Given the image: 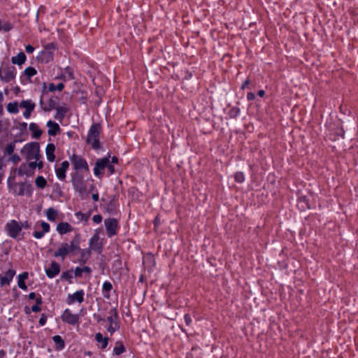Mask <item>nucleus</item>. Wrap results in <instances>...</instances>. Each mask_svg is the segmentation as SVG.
I'll use <instances>...</instances> for the list:
<instances>
[{
	"label": "nucleus",
	"instance_id": "34",
	"mask_svg": "<svg viewBox=\"0 0 358 358\" xmlns=\"http://www.w3.org/2000/svg\"><path fill=\"white\" fill-rule=\"evenodd\" d=\"M24 73L28 79H30L32 76L37 73V71L34 67L29 66L24 69Z\"/></svg>",
	"mask_w": 358,
	"mask_h": 358
},
{
	"label": "nucleus",
	"instance_id": "64",
	"mask_svg": "<svg viewBox=\"0 0 358 358\" xmlns=\"http://www.w3.org/2000/svg\"><path fill=\"white\" fill-rule=\"evenodd\" d=\"M6 355V352L3 350H0V358H4Z\"/></svg>",
	"mask_w": 358,
	"mask_h": 358
},
{
	"label": "nucleus",
	"instance_id": "45",
	"mask_svg": "<svg viewBox=\"0 0 358 358\" xmlns=\"http://www.w3.org/2000/svg\"><path fill=\"white\" fill-rule=\"evenodd\" d=\"M47 94V91H46V85L45 83H43V90L42 91V94L41 96V99H40V106L41 107L43 108V107H45V106L44 105V103H43V97L44 96Z\"/></svg>",
	"mask_w": 358,
	"mask_h": 358
},
{
	"label": "nucleus",
	"instance_id": "38",
	"mask_svg": "<svg viewBox=\"0 0 358 358\" xmlns=\"http://www.w3.org/2000/svg\"><path fill=\"white\" fill-rule=\"evenodd\" d=\"M72 270L64 271L61 275L62 280H69L71 283V279L73 278Z\"/></svg>",
	"mask_w": 358,
	"mask_h": 358
},
{
	"label": "nucleus",
	"instance_id": "56",
	"mask_svg": "<svg viewBox=\"0 0 358 358\" xmlns=\"http://www.w3.org/2000/svg\"><path fill=\"white\" fill-rule=\"evenodd\" d=\"M41 308L39 306L35 304L31 307V310L34 313H38L41 311Z\"/></svg>",
	"mask_w": 358,
	"mask_h": 358
},
{
	"label": "nucleus",
	"instance_id": "39",
	"mask_svg": "<svg viewBox=\"0 0 358 358\" xmlns=\"http://www.w3.org/2000/svg\"><path fill=\"white\" fill-rule=\"evenodd\" d=\"M14 150H15V143H10L5 148L4 152H5V154L10 155L13 154Z\"/></svg>",
	"mask_w": 358,
	"mask_h": 358
},
{
	"label": "nucleus",
	"instance_id": "44",
	"mask_svg": "<svg viewBox=\"0 0 358 358\" xmlns=\"http://www.w3.org/2000/svg\"><path fill=\"white\" fill-rule=\"evenodd\" d=\"M239 113V109L238 108L234 107L231 108L229 111V115L231 117H236Z\"/></svg>",
	"mask_w": 358,
	"mask_h": 358
},
{
	"label": "nucleus",
	"instance_id": "47",
	"mask_svg": "<svg viewBox=\"0 0 358 358\" xmlns=\"http://www.w3.org/2000/svg\"><path fill=\"white\" fill-rule=\"evenodd\" d=\"M13 29V25L9 22H5L4 24H1V30H3L5 31H9Z\"/></svg>",
	"mask_w": 358,
	"mask_h": 358
},
{
	"label": "nucleus",
	"instance_id": "43",
	"mask_svg": "<svg viewBox=\"0 0 358 358\" xmlns=\"http://www.w3.org/2000/svg\"><path fill=\"white\" fill-rule=\"evenodd\" d=\"M119 324H115V325H109L107 328V331L110 334V335H113L115 331L119 329Z\"/></svg>",
	"mask_w": 358,
	"mask_h": 358
},
{
	"label": "nucleus",
	"instance_id": "1",
	"mask_svg": "<svg viewBox=\"0 0 358 358\" xmlns=\"http://www.w3.org/2000/svg\"><path fill=\"white\" fill-rule=\"evenodd\" d=\"M80 235L76 234L69 243H62L54 252L55 257H61L64 260L67 256L74 257L80 250Z\"/></svg>",
	"mask_w": 358,
	"mask_h": 358
},
{
	"label": "nucleus",
	"instance_id": "18",
	"mask_svg": "<svg viewBox=\"0 0 358 358\" xmlns=\"http://www.w3.org/2000/svg\"><path fill=\"white\" fill-rule=\"evenodd\" d=\"M47 127H48V134L51 136H56L60 131L59 125L52 120L47 122Z\"/></svg>",
	"mask_w": 358,
	"mask_h": 358
},
{
	"label": "nucleus",
	"instance_id": "25",
	"mask_svg": "<svg viewBox=\"0 0 358 358\" xmlns=\"http://www.w3.org/2000/svg\"><path fill=\"white\" fill-rule=\"evenodd\" d=\"M26 58L25 54L20 52L16 56L13 57L11 61L13 64L21 65L25 62Z\"/></svg>",
	"mask_w": 358,
	"mask_h": 358
},
{
	"label": "nucleus",
	"instance_id": "17",
	"mask_svg": "<svg viewBox=\"0 0 358 358\" xmlns=\"http://www.w3.org/2000/svg\"><path fill=\"white\" fill-rule=\"evenodd\" d=\"M78 252H80V256L78 259L77 262L80 264H86L91 256L90 249H81L80 248V250H78Z\"/></svg>",
	"mask_w": 358,
	"mask_h": 358
},
{
	"label": "nucleus",
	"instance_id": "52",
	"mask_svg": "<svg viewBox=\"0 0 358 358\" xmlns=\"http://www.w3.org/2000/svg\"><path fill=\"white\" fill-rule=\"evenodd\" d=\"M46 321H47V317L44 314H43L38 321L40 325H41V326L45 325L46 323Z\"/></svg>",
	"mask_w": 358,
	"mask_h": 358
},
{
	"label": "nucleus",
	"instance_id": "26",
	"mask_svg": "<svg viewBox=\"0 0 358 358\" xmlns=\"http://www.w3.org/2000/svg\"><path fill=\"white\" fill-rule=\"evenodd\" d=\"M17 278H18V280H17L18 287L23 290H26L27 289V287L24 282V280L28 278V273L24 272V273L20 274L18 275Z\"/></svg>",
	"mask_w": 358,
	"mask_h": 358
},
{
	"label": "nucleus",
	"instance_id": "22",
	"mask_svg": "<svg viewBox=\"0 0 358 358\" xmlns=\"http://www.w3.org/2000/svg\"><path fill=\"white\" fill-rule=\"evenodd\" d=\"M109 315L107 317V321L109 323V325H115V324H118L117 318L118 313L116 308H112L108 312Z\"/></svg>",
	"mask_w": 358,
	"mask_h": 358
},
{
	"label": "nucleus",
	"instance_id": "2",
	"mask_svg": "<svg viewBox=\"0 0 358 358\" xmlns=\"http://www.w3.org/2000/svg\"><path fill=\"white\" fill-rule=\"evenodd\" d=\"M71 182L73 189L78 193L79 196L83 198L88 194L86 182L81 173L78 172L73 173Z\"/></svg>",
	"mask_w": 358,
	"mask_h": 358
},
{
	"label": "nucleus",
	"instance_id": "30",
	"mask_svg": "<svg viewBox=\"0 0 358 358\" xmlns=\"http://www.w3.org/2000/svg\"><path fill=\"white\" fill-rule=\"evenodd\" d=\"M55 109L57 110V114L55 118L60 120H63L66 115V113L68 111L67 108L64 106H57Z\"/></svg>",
	"mask_w": 358,
	"mask_h": 358
},
{
	"label": "nucleus",
	"instance_id": "15",
	"mask_svg": "<svg viewBox=\"0 0 358 358\" xmlns=\"http://www.w3.org/2000/svg\"><path fill=\"white\" fill-rule=\"evenodd\" d=\"M69 167L68 161L62 162L60 167L55 169L56 176L60 180H64L66 178V173Z\"/></svg>",
	"mask_w": 358,
	"mask_h": 358
},
{
	"label": "nucleus",
	"instance_id": "8",
	"mask_svg": "<svg viewBox=\"0 0 358 358\" xmlns=\"http://www.w3.org/2000/svg\"><path fill=\"white\" fill-rule=\"evenodd\" d=\"M15 76L16 69L14 66H10L4 69H0V79L5 83L13 80Z\"/></svg>",
	"mask_w": 358,
	"mask_h": 358
},
{
	"label": "nucleus",
	"instance_id": "6",
	"mask_svg": "<svg viewBox=\"0 0 358 358\" xmlns=\"http://www.w3.org/2000/svg\"><path fill=\"white\" fill-rule=\"evenodd\" d=\"M106 233L108 237H112L117 234L119 228L117 220L115 218H108L104 220Z\"/></svg>",
	"mask_w": 358,
	"mask_h": 358
},
{
	"label": "nucleus",
	"instance_id": "61",
	"mask_svg": "<svg viewBox=\"0 0 358 358\" xmlns=\"http://www.w3.org/2000/svg\"><path fill=\"white\" fill-rule=\"evenodd\" d=\"M20 226H22V228H25V229H29L30 228V224L27 221L24 222V223H22L20 224Z\"/></svg>",
	"mask_w": 358,
	"mask_h": 358
},
{
	"label": "nucleus",
	"instance_id": "54",
	"mask_svg": "<svg viewBox=\"0 0 358 358\" xmlns=\"http://www.w3.org/2000/svg\"><path fill=\"white\" fill-rule=\"evenodd\" d=\"M10 159L13 163L17 164L20 161L21 159L17 155H14L11 157Z\"/></svg>",
	"mask_w": 358,
	"mask_h": 358
},
{
	"label": "nucleus",
	"instance_id": "3",
	"mask_svg": "<svg viewBox=\"0 0 358 358\" xmlns=\"http://www.w3.org/2000/svg\"><path fill=\"white\" fill-rule=\"evenodd\" d=\"M21 152L27 160L35 159L38 161L41 157L40 146L36 142L26 144L22 149Z\"/></svg>",
	"mask_w": 358,
	"mask_h": 358
},
{
	"label": "nucleus",
	"instance_id": "20",
	"mask_svg": "<svg viewBox=\"0 0 358 358\" xmlns=\"http://www.w3.org/2000/svg\"><path fill=\"white\" fill-rule=\"evenodd\" d=\"M73 230V227L68 222H60L57 226V231L61 235L65 234L68 232H71Z\"/></svg>",
	"mask_w": 358,
	"mask_h": 358
},
{
	"label": "nucleus",
	"instance_id": "60",
	"mask_svg": "<svg viewBox=\"0 0 358 358\" xmlns=\"http://www.w3.org/2000/svg\"><path fill=\"white\" fill-rule=\"evenodd\" d=\"M43 303V301H42V298L41 296H39L38 297L36 298V304L39 306L41 305Z\"/></svg>",
	"mask_w": 358,
	"mask_h": 358
},
{
	"label": "nucleus",
	"instance_id": "51",
	"mask_svg": "<svg viewBox=\"0 0 358 358\" xmlns=\"http://www.w3.org/2000/svg\"><path fill=\"white\" fill-rule=\"evenodd\" d=\"M108 157V165L106 166V168L109 171L110 174H113L115 173V168L113 164H110V159H109L110 157Z\"/></svg>",
	"mask_w": 358,
	"mask_h": 358
},
{
	"label": "nucleus",
	"instance_id": "58",
	"mask_svg": "<svg viewBox=\"0 0 358 358\" xmlns=\"http://www.w3.org/2000/svg\"><path fill=\"white\" fill-rule=\"evenodd\" d=\"M82 270L83 271V272L87 274H90L92 272V269L89 266H84L83 268H82Z\"/></svg>",
	"mask_w": 358,
	"mask_h": 358
},
{
	"label": "nucleus",
	"instance_id": "29",
	"mask_svg": "<svg viewBox=\"0 0 358 358\" xmlns=\"http://www.w3.org/2000/svg\"><path fill=\"white\" fill-rule=\"evenodd\" d=\"M57 215H58V212L55 208H49L46 210V216L49 221H50V222L55 221Z\"/></svg>",
	"mask_w": 358,
	"mask_h": 358
},
{
	"label": "nucleus",
	"instance_id": "35",
	"mask_svg": "<svg viewBox=\"0 0 358 358\" xmlns=\"http://www.w3.org/2000/svg\"><path fill=\"white\" fill-rule=\"evenodd\" d=\"M64 88V85L63 83H59L57 85H55L53 83H50L48 85V91L55 92V90L62 91Z\"/></svg>",
	"mask_w": 358,
	"mask_h": 358
},
{
	"label": "nucleus",
	"instance_id": "41",
	"mask_svg": "<svg viewBox=\"0 0 358 358\" xmlns=\"http://www.w3.org/2000/svg\"><path fill=\"white\" fill-rule=\"evenodd\" d=\"M234 179L238 182H243L245 180L244 174L242 172H238L235 174Z\"/></svg>",
	"mask_w": 358,
	"mask_h": 358
},
{
	"label": "nucleus",
	"instance_id": "28",
	"mask_svg": "<svg viewBox=\"0 0 358 358\" xmlns=\"http://www.w3.org/2000/svg\"><path fill=\"white\" fill-rule=\"evenodd\" d=\"M52 340L55 344V349L56 350H62L65 346L64 341L62 339V338L59 336L56 335L52 337Z\"/></svg>",
	"mask_w": 358,
	"mask_h": 358
},
{
	"label": "nucleus",
	"instance_id": "10",
	"mask_svg": "<svg viewBox=\"0 0 358 358\" xmlns=\"http://www.w3.org/2000/svg\"><path fill=\"white\" fill-rule=\"evenodd\" d=\"M62 320L71 325H75L79 322V315L73 314L69 309H66L62 315Z\"/></svg>",
	"mask_w": 358,
	"mask_h": 358
},
{
	"label": "nucleus",
	"instance_id": "33",
	"mask_svg": "<svg viewBox=\"0 0 358 358\" xmlns=\"http://www.w3.org/2000/svg\"><path fill=\"white\" fill-rule=\"evenodd\" d=\"M36 185L41 189L44 188L47 185L46 180L41 176H38L35 180Z\"/></svg>",
	"mask_w": 358,
	"mask_h": 358
},
{
	"label": "nucleus",
	"instance_id": "46",
	"mask_svg": "<svg viewBox=\"0 0 358 358\" xmlns=\"http://www.w3.org/2000/svg\"><path fill=\"white\" fill-rule=\"evenodd\" d=\"M47 94V91H46V85L45 83H43V90L42 91V94L41 96V99H40V106L41 107L43 108V107H45V106L44 105V103H43V97L44 96Z\"/></svg>",
	"mask_w": 358,
	"mask_h": 358
},
{
	"label": "nucleus",
	"instance_id": "16",
	"mask_svg": "<svg viewBox=\"0 0 358 358\" xmlns=\"http://www.w3.org/2000/svg\"><path fill=\"white\" fill-rule=\"evenodd\" d=\"M15 275V271L13 268H9L4 275L0 274V284L1 286L9 285L12 281L14 275Z\"/></svg>",
	"mask_w": 358,
	"mask_h": 358
},
{
	"label": "nucleus",
	"instance_id": "5",
	"mask_svg": "<svg viewBox=\"0 0 358 358\" xmlns=\"http://www.w3.org/2000/svg\"><path fill=\"white\" fill-rule=\"evenodd\" d=\"M22 229V227L14 220H12L6 224V229L7 230L8 235L13 238H16L18 236Z\"/></svg>",
	"mask_w": 358,
	"mask_h": 358
},
{
	"label": "nucleus",
	"instance_id": "53",
	"mask_svg": "<svg viewBox=\"0 0 358 358\" xmlns=\"http://www.w3.org/2000/svg\"><path fill=\"white\" fill-rule=\"evenodd\" d=\"M184 320L187 325H190L192 322L191 317L189 314H185L184 316Z\"/></svg>",
	"mask_w": 358,
	"mask_h": 358
},
{
	"label": "nucleus",
	"instance_id": "7",
	"mask_svg": "<svg viewBox=\"0 0 358 358\" xmlns=\"http://www.w3.org/2000/svg\"><path fill=\"white\" fill-rule=\"evenodd\" d=\"M70 160L73 165L75 170L85 169L89 171V166L86 160L80 156L73 155L70 157Z\"/></svg>",
	"mask_w": 358,
	"mask_h": 358
},
{
	"label": "nucleus",
	"instance_id": "32",
	"mask_svg": "<svg viewBox=\"0 0 358 358\" xmlns=\"http://www.w3.org/2000/svg\"><path fill=\"white\" fill-rule=\"evenodd\" d=\"M6 108L10 113L15 114L17 113L19 111L18 103L17 102L15 101L8 103Z\"/></svg>",
	"mask_w": 358,
	"mask_h": 358
},
{
	"label": "nucleus",
	"instance_id": "9",
	"mask_svg": "<svg viewBox=\"0 0 358 358\" xmlns=\"http://www.w3.org/2000/svg\"><path fill=\"white\" fill-rule=\"evenodd\" d=\"M40 226L41 227V230H39L38 224H36L34 226V231L33 233V236L37 239L42 238L45 234L49 232L50 229V224L44 221L41 222Z\"/></svg>",
	"mask_w": 358,
	"mask_h": 358
},
{
	"label": "nucleus",
	"instance_id": "21",
	"mask_svg": "<svg viewBox=\"0 0 358 358\" xmlns=\"http://www.w3.org/2000/svg\"><path fill=\"white\" fill-rule=\"evenodd\" d=\"M90 245L93 250L97 251L99 253L101 252L102 245L99 243V236L97 235L92 236L90 241Z\"/></svg>",
	"mask_w": 358,
	"mask_h": 358
},
{
	"label": "nucleus",
	"instance_id": "23",
	"mask_svg": "<svg viewBox=\"0 0 358 358\" xmlns=\"http://www.w3.org/2000/svg\"><path fill=\"white\" fill-rule=\"evenodd\" d=\"M55 145L53 143H49L47 145L45 148V152L47 155V159L52 162L55 159Z\"/></svg>",
	"mask_w": 358,
	"mask_h": 358
},
{
	"label": "nucleus",
	"instance_id": "57",
	"mask_svg": "<svg viewBox=\"0 0 358 358\" xmlns=\"http://www.w3.org/2000/svg\"><path fill=\"white\" fill-rule=\"evenodd\" d=\"M27 124L26 122H22L20 124V129L21 131H25L27 129Z\"/></svg>",
	"mask_w": 358,
	"mask_h": 358
},
{
	"label": "nucleus",
	"instance_id": "19",
	"mask_svg": "<svg viewBox=\"0 0 358 358\" xmlns=\"http://www.w3.org/2000/svg\"><path fill=\"white\" fill-rule=\"evenodd\" d=\"M20 189L18 191L17 194L20 196L22 195H29L30 196L33 191V187L31 184H27L25 182H22L20 185Z\"/></svg>",
	"mask_w": 358,
	"mask_h": 358
},
{
	"label": "nucleus",
	"instance_id": "55",
	"mask_svg": "<svg viewBox=\"0 0 358 358\" xmlns=\"http://www.w3.org/2000/svg\"><path fill=\"white\" fill-rule=\"evenodd\" d=\"M34 50V48L31 45H27L25 47V51L27 53H32Z\"/></svg>",
	"mask_w": 358,
	"mask_h": 358
},
{
	"label": "nucleus",
	"instance_id": "62",
	"mask_svg": "<svg viewBox=\"0 0 358 358\" xmlns=\"http://www.w3.org/2000/svg\"><path fill=\"white\" fill-rule=\"evenodd\" d=\"M118 162V158L115 156H113L112 158H111V161H110V164H116Z\"/></svg>",
	"mask_w": 358,
	"mask_h": 358
},
{
	"label": "nucleus",
	"instance_id": "14",
	"mask_svg": "<svg viewBox=\"0 0 358 358\" xmlns=\"http://www.w3.org/2000/svg\"><path fill=\"white\" fill-rule=\"evenodd\" d=\"M84 295L85 292L83 289L76 291L74 294L68 296L67 303L71 304L78 301L79 303H81L84 301Z\"/></svg>",
	"mask_w": 358,
	"mask_h": 358
},
{
	"label": "nucleus",
	"instance_id": "50",
	"mask_svg": "<svg viewBox=\"0 0 358 358\" xmlns=\"http://www.w3.org/2000/svg\"><path fill=\"white\" fill-rule=\"evenodd\" d=\"M83 273V271L82 270V268H80V267H76L74 271V275L76 277H81Z\"/></svg>",
	"mask_w": 358,
	"mask_h": 358
},
{
	"label": "nucleus",
	"instance_id": "11",
	"mask_svg": "<svg viewBox=\"0 0 358 358\" xmlns=\"http://www.w3.org/2000/svg\"><path fill=\"white\" fill-rule=\"evenodd\" d=\"M108 165V157H103L97 159L94 168V173L96 177L101 178L103 176L102 171H103Z\"/></svg>",
	"mask_w": 358,
	"mask_h": 358
},
{
	"label": "nucleus",
	"instance_id": "13",
	"mask_svg": "<svg viewBox=\"0 0 358 358\" xmlns=\"http://www.w3.org/2000/svg\"><path fill=\"white\" fill-rule=\"evenodd\" d=\"M60 265L55 261H52L49 268H45V273L49 278H53L60 272Z\"/></svg>",
	"mask_w": 358,
	"mask_h": 358
},
{
	"label": "nucleus",
	"instance_id": "48",
	"mask_svg": "<svg viewBox=\"0 0 358 358\" xmlns=\"http://www.w3.org/2000/svg\"><path fill=\"white\" fill-rule=\"evenodd\" d=\"M65 78H67L69 80L73 79V74L71 70L69 68H66L65 69Z\"/></svg>",
	"mask_w": 358,
	"mask_h": 358
},
{
	"label": "nucleus",
	"instance_id": "4",
	"mask_svg": "<svg viewBox=\"0 0 358 358\" xmlns=\"http://www.w3.org/2000/svg\"><path fill=\"white\" fill-rule=\"evenodd\" d=\"M101 131V126L99 124H93L88 132L87 143L92 145L94 150L100 148L99 134Z\"/></svg>",
	"mask_w": 358,
	"mask_h": 358
},
{
	"label": "nucleus",
	"instance_id": "63",
	"mask_svg": "<svg viewBox=\"0 0 358 358\" xmlns=\"http://www.w3.org/2000/svg\"><path fill=\"white\" fill-rule=\"evenodd\" d=\"M28 296H29V299H31V300L35 299H36V294L34 292H31V293H29Z\"/></svg>",
	"mask_w": 358,
	"mask_h": 358
},
{
	"label": "nucleus",
	"instance_id": "36",
	"mask_svg": "<svg viewBox=\"0 0 358 358\" xmlns=\"http://www.w3.org/2000/svg\"><path fill=\"white\" fill-rule=\"evenodd\" d=\"M298 202L299 204H302L303 208H310L309 200L306 196H301L299 198Z\"/></svg>",
	"mask_w": 358,
	"mask_h": 358
},
{
	"label": "nucleus",
	"instance_id": "49",
	"mask_svg": "<svg viewBox=\"0 0 358 358\" xmlns=\"http://www.w3.org/2000/svg\"><path fill=\"white\" fill-rule=\"evenodd\" d=\"M92 220L94 222L99 224L102 221V216L101 215H95L93 216Z\"/></svg>",
	"mask_w": 358,
	"mask_h": 358
},
{
	"label": "nucleus",
	"instance_id": "27",
	"mask_svg": "<svg viewBox=\"0 0 358 358\" xmlns=\"http://www.w3.org/2000/svg\"><path fill=\"white\" fill-rule=\"evenodd\" d=\"M95 340L101 344V348L105 349L108 343V338L103 337V335L101 333H96L95 334Z\"/></svg>",
	"mask_w": 358,
	"mask_h": 358
},
{
	"label": "nucleus",
	"instance_id": "12",
	"mask_svg": "<svg viewBox=\"0 0 358 358\" xmlns=\"http://www.w3.org/2000/svg\"><path fill=\"white\" fill-rule=\"evenodd\" d=\"M20 106L26 109L23 113V116L28 119L30 117L31 113L34 110L36 105L31 100H23L20 103Z\"/></svg>",
	"mask_w": 358,
	"mask_h": 358
},
{
	"label": "nucleus",
	"instance_id": "31",
	"mask_svg": "<svg viewBox=\"0 0 358 358\" xmlns=\"http://www.w3.org/2000/svg\"><path fill=\"white\" fill-rule=\"evenodd\" d=\"M125 352V348L122 341H117L115 343V346L113 349V353L115 355H120L122 353Z\"/></svg>",
	"mask_w": 358,
	"mask_h": 358
},
{
	"label": "nucleus",
	"instance_id": "40",
	"mask_svg": "<svg viewBox=\"0 0 358 358\" xmlns=\"http://www.w3.org/2000/svg\"><path fill=\"white\" fill-rule=\"evenodd\" d=\"M27 166L30 169V171H24V173L27 176L31 174V171H33L36 168V160L35 162H31L27 164Z\"/></svg>",
	"mask_w": 358,
	"mask_h": 358
},
{
	"label": "nucleus",
	"instance_id": "59",
	"mask_svg": "<svg viewBox=\"0 0 358 358\" xmlns=\"http://www.w3.org/2000/svg\"><path fill=\"white\" fill-rule=\"evenodd\" d=\"M92 198L94 201H99V194L98 192L93 193L92 195Z\"/></svg>",
	"mask_w": 358,
	"mask_h": 358
},
{
	"label": "nucleus",
	"instance_id": "37",
	"mask_svg": "<svg viewBox=\"0 0 358 358\" xmlns=\"http://www.w3.org/2000/svg\"><path fill=\"white\" fill-rule=\"evenodd\" d=\"M56 102L54 99H50L48 101V105L47 106L43 107V110L44 111H50L52 109H55L57 108Z\"/></svg>",
	"mask_w": 358,
	"mask_h": 358
},
{
	"label": "nucleus",
	"instance_id": "42",
	"mask_svg": "<svg viewBox=\"0 0 358 358\" xmlns=\"http://www.w3.org/2000/svg\"><path fill=\"white\" fill-rule=\"evenodd\" d=\"M113 289V285L109 281H106L103 284V291L106 292H110Z\"/></svg>",
	"mask_w": 358,
	"mask_h": 358
},
{
	"label": "nucleus",
	"instance_id": "24",
	"mask_svg": "<svg viewBox=\"0 0 358 358\" xmlns=\"http://www.w3.org/2000/svg\"><path fill=\"white\" fill-rule=\"evenodd\" d=\"M29 130L32 132V138H39L42 135V130L39 129L38 124L36 123H31L29 124Z\"/></svg>",
	"mask_w": 358,
	"mask_h": 358
}]
</instances>
